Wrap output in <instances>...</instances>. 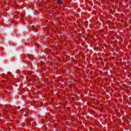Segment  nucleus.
<instances>
[{
  "mask_svg": "<svg viewBox=\"0 0 131 131\" xmlns=\"http://www.w3.org/2000/svg\"><path fill=\"white\" fill-rule=\"evenodd\" d=\"M57 4L58 6H62L63 5V1L62 0H58L57 1Z\"/></svg>",
  "mask_w": 131,
  "mask_h": 131,
  "instance_id": "obj_1",
  "label": "nucleus"
}]
</instances>
